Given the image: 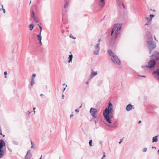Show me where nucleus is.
Returning <instances> with one entry per match:
<instances>
[{"label": "nucleus", "mask_w": 159, "mask_h": 159, "mask_svg": "<svg viewBox=\"0 0 159 159\" xmlns=\"http://www.w3.org/2000/svg\"><path fill=\"white\" fill-rule=\"evenodd\" d=\"M114 110L113 105L110 102L108 105L103 111V115L106 120L109 123H112L111 119L113 117Z\"/></svg>", "instance_id": "f257e3e1"}, {"label": "nucleus", "mask_w": 159, "mask_h": 159, "mask_svg": "<svg viewBox=\"0 0 159 159\" xmlns=\"http://www.w3.org/2000/svg\"><path fill=\"white\" fill-rule=\"evenodd\" d=\"M146 38L147 39V42L148 43V46L149 48V53H151V50L156 47V45L152 41V38L150 32H148L147 33Z\"/></svg>", "instance_id": "f03ea898"}, {"label": "nucleus", "mask_w": 159, "mask_h": 159, "mask_svg": "<svg viewBox=\"0 0 159 159\" xmlns=\"http://www.w3.org/2000/svg\"><path fill=\"white\" fill-rule=\"evenodd\" d=\"M121 24H116L114 25L111 30V35L112 36L114 32L115 31V39H116L118 37H119V34L121 30Z\"/></svg>", "instance_id": "7ed1b4c3"}, {"label": "nucleus", "mask_w": 159, "mask_h": 159, "mask_svg": "<svg viewBox=\"0 0 159 159\" xmlns=\"http://www.w3.org/2000/svg\"><path fill=\"white\" fill-rule=\"evenodd\" d=\"M108 52L109 54L112 57L111 59L114 63L118 65L121 64L120 59L118 58V57L116 55L113 53L111 50H108Z\"/></svg>", "instance_id": "20e7f679"}, {"label": "nucleus", "mask_w": 159, "mask_h": 159, "mask_svg": "<svg viewBox=\"0 0 159 159\" xmlns=\"http://www.w3.org/2000/svg\"><path fill=\"white\" fill-rule=\"evenodd\" d=\"M156 62L155 60H150L148 63V65L146 66H142V68H144V70H146L148 68L151 69L153 68L155 65Z\"/></svg>", "instance_id": "39448f33"}, {"label": "nucleus", "mask_w": 159, "mask_h": 159, "mask_svg": "<svg viewBox=\"0 0 159 159\" xmlns=\"http://www.w3.org/2000/svg\"><path fill=\"white\" fill-rule=\"evenodd\" d=\"M90 112L93 118H97L96 114L98 112V111L96 109L93 107L91 108Z\"/></svg>", "instance_id": "423d86ee"}, {"label": "nucleus", "mask_w": 159, "mask_h": 159, "mask_svg": "<svg viewBox=\"0 0 159 159\" xmlns=\"http://www.w3.org/2000/svg\"><path fill=\"white\" fill-rule=\"evenodd\" d=\"M100 49V43H97L94 47V50L93 51V54L95 55H97L99 54Z\"/></svg>", "instance_id": "0eeeda50"}, {"label": "nucleus", "mask_w": 159, "mask_h": 159, "mask_svg": "<svg viewBox=\"0 0 159 159\" xmlns=\"http://www.w3.org/2000/svg\"><path fill=\"white\" fill-rule=\"evenodd\" d=\"M153 77L159 81V69H156L152 73Z\"/></svg>", "instance_id": "6e6552de"}, {"label": "nucleus", "mask_w": 159, "mask_h": 159, "mask_svg": "<svg viewBox=\"0 0 159 159\" xmlns=\"http://www.w3.org/2000/svg\"><path fill=\"white\" fill-rule=\"evenodd\" d=\"M65 1L66 2V3L65 4L64 6V9H63L62 11V14L63 15H65V13L66 12V10L65 9H66L68 7L69 4V0H65Z\"/></svg>", "instance_id": "1a4fd4ad"}, {"label": "nucleus", "mask_w": 159, "mask_h": 159, "mask_svg": "<svg viewBox=\"0 0 159 159\" xmlns=\"http://www.w3.org/2000/svg\"><path fill=\"white\" fill-rule=\"evenodd\" d=\"M153 59L155 60H159V52H155L154 54L152 55Z\"/></svg>", "instance_id": "9d476101"}, {"label": "nucleus", "mask_w": 159, "mask_h": 159, "mask_svg": "<svg viewBox=\"0 0 159 159\" xmlns=\"http://www.w3.org/2000/svg\"><path fill=\"white\" fill-rule=\"evenodd\" d=\"M117 3L119 8L121 9L125 8V7L123 4L119 1V0H117Z\"/></svg>", "instance_id": "9b49d317"}, {"label": "nucleus", "mask_w": 159, "mask_h": 159, "mask_svg": "<svg viewBox=\"0 0 159 159\" xmlns=\"http://www.w3.org/2000/svg\"><path fill=\"white\" fill-rule=\"evenodd\" d=\"M98 74L97 71H94L93 70H91V72L89 77V79H91L94 76H96Z\"/></svg>", "instance_id": "f8f14e48"}, {"label": "nucleus", "mask_w": 159, "mask_h": 159, "mask_svg": "<svg viewBox=\"0 0 159 159\" xmlns=\"http://www.w3.org/2000/svg\"><path fill=\"white\" fill-rule=\"evenodd\" d=\"M31 16L32 18H33L36 22H39V21L38 19L35 16V14L33 11H32L31 14Z\"/></svg>", "instance_id": "ddd939ff"}, {"label": "nucleus", "mask_w": 159, "mask_h": 159, "mask_svg": "<svg viewBox=\"0 0 159 159\" xmlns=\"http://www.w3.org/2000/svg\"><path fill=\"white\" fill-rule=\"evenodd\" d=\"M5 146V143L3 140L2 139H0V149H2Z\"/></svg>", "instance_id": "4468645a"}, {"label": "nucleus", "mask_w": 159, "mask_h": 159, "mask_svg": "<svg viewBox=\"0 0 159 159\" xmlns=\"http://www.w3.org/2000/svg\"><path fill=\"white\" fill-rule=\"evenodd\" d=\"M132 108L134 109V107H133V106L132 105L129 104L127 106L126 109L127 111H129Z\"/></svg>", "instance_id": "2eb2a0df"}, {"label": "nucleus", "mask_w": 159, "mask_h": 159, "mask_svg": "<svg viewBox=\"0 0 159 159\" xmlns=\"http://www.w3.org/2000/svg\"><path fill=\"white\" fill-rule=\"evenodd\" d=\"M101 3L99 4L100 7H101L102 8L103 7L105 4V2L104 0H99Z\"/></svg>", "instance_id": "dca6fc26"}, {"label": "nucleus", "mask_w": 159, "mask_h": 159, "mask_svg": "<svg viewBox=\"0 0 159 159\" xmlns=\"http://www.w3.org/2000/svg\"><path fill=\"white\" fill-rule=\"evenodd\" d=\"M5 152L2 149H0V158H2L4 155Z\"/></svg>", "instance_id": "f3484780"}, {"label": "nucleus", "mask_w": 159, "mask_h": 159, "mask_svg": "<svg viewBox=\"0 0 159 159\" xmlns=\"http://www.w3.org/2000/svg\"><path fill=\"white\" fill-rule=\"evenodd\" d=\"M158 137V135H157L156 136L153 137V138H152V142H157L158 140V139H157V137Z\"/></svg>", "instance_id": "a211bd4d"}, {"label": "nucleus", "mask_w": 159, "mask_h": 159, "mask_svg": "<svg viewBox=\"0 0 159 159\" xmlns=\"http://www.w3.org/2000/svg\"><path fill=\"white\" fill-rule=\"evenodd\" d=\"M35 84L34 79L31 78V81H30V86H33Z\"/></svg>", "instance_id": "6ab92c4d"}, {"label": "nucleus", "mask_w": 159, "mask_h": 159, "mask_svg": "<svg viewBox=\"0 0 159 159\" xmlns=\"http://www.w3.org/2000/svg\"><path fill=\"white\" fill-rule=\"evenodd\" d=\"M154 16L153 15H152V14H150V16H150V18H149L148 17H147V18H146L149 20V21H151V20H152V18L154 17Z\"/></svg>", "instance_id": "aec40b11"}, {"label": "nucleus", "mask_w": 159, "mask_h": 159, "mask_svg": "<svg viewBox=\"0 0 159 159\" xmlns=\"http://www.w3.org/2000/svg\"><path fill=\"white\" fill-rule=\"evenodd\" d=\"M73 58V56L72 55H70L68 57L69 59V60L68 61L69 62H70L72 60V59Z\"/></svg>", "instance_id": "412c9836"}, {"label": "nucleus", "mask_w": 159, "mask_h": 159, "mask_svg": "<svg viewBox=\"0 0 159 159\" xmlns=\"http://www.w3.org/2000/svg\"><path fill=\"white\" fill-rule=\"evenodd\" d=\"M30 142H31V144L32 145V146L31 147V148L33 149H35L36 147H35V145L33 144L32 142V141H30Z\"/></svg>", "instance_id": "4be33fe9"}, {"label": "nucleus", "mask_w": 159, "mask_h": 159, "mask_svg": "<svg viewBox=\"0 0 159 159\" xmlns=\"http://www.w3.org/2000/svg\"><path fill=\"white\" fill-rule=\"evenodd\" d=\"M29 153H30V150H29L27 151V153L26 154V155L25 156V159H30L29 157H27V155L29 154Z\"/></svg>", "instance_id": "5701e85b"}, {"label": "nucleus", "mask_w": 159, "mask_h": 159, "mask_svg": "<svg viewBox=\"0 0 159 159\" xmlns=\"http://www.w3.org/2000/svg\"><path fill=\"white\" fill-rule=\"evenodd\" d=\"M38 39L39 40H42V36L41 34H39L38 35Z\"/></svg>", "instance_id": "b1692460"}, {"label": "nucleus", "mask_w": 159, "mask_h": 159, "mask_svg": "<svg viewBox=\"0 0 159 159\" xmlns=\"http://www.w3.org/2000/svg\"><path fill=\"white\" fill-rule=\"evenodd\" d=\"M92 140H90L89 142V144L90 146H92Z\"/></svg>", "instance_id": "393cba45"}, {"label": "nucleus", "mask_w": 159, "mask_h": 159, "mask_svg": "<svg viewBox=\"0 0 159 159\" xmlns=\"http://www.w3.org/2000/svg\"><path fill=\"white\" fill-rule=\"evenodd\" d=\"M70 37L71 38H72V39H75V37H74V36H73L71 34H70Z\"/></svg>", "instance_id": "a878e982"}, {"label": "nucleus", "mask_w": 159, "mask_h": 159, "mask_svg": "<svg viewBox=\"0 0 159 159\" xmlns=\"http://www.w3.org/2000/svg\"><path fill=\"white\" fill-rule=\"evenodd\" d=\"M36 74H33L32 75V78L34 79L35 77H36Z\"/></svg>", "instance_id": "bb28decb"}, {"label": "nucleus", "mask_w": 159, "mask_h": 159, "mask_svg": "<svg viewBox=\"0 0 159 159\" xmlns=\"http://www.w3.org/2000/svg\"><path fill=\"white\" fill-rule=\"evenodd\" d=\"M0 135H2L3 136V137H4L5 136V135H3L2 133L1 129H0Z\"/></svg>", "instance_id": "cd10ccee"}, {"label": "nucleus", "mask_w": 159, "mask_h": 159, "mask_svg": "<svg viewBox=\"0 0 159 159\" xmlns=\"http://www.w3.org/2000/svg\"><path fill=\"white\" fill-rule=\"evenodd\" d=\"M147 150V148H143V151L144 152H146Z\"/></svg>", "instance_id": "c85d7f7f"}, {"label": "nucleus", "mask_w": 159, "mask_h": 159, "mask_svg": "<svg viewBox=\"0 0 159 159\" xmlns=\"http://www.w3.org/2000/svg\"><path fill=\"white\" fill-rule=\"evenodd\" d=\"M30 26L32 27V29H30V31H31L33 29V28L34 27V24H30Z\"/></svg>", "instance_id": "c756f323"}, {"label": "nucleus", "mask_w": 159, "mask_h": 159, "mask_svg": "<svg viewBox=\"0 0 159 159\" xmlns=\"http://www.w3.org/2000/svg\"><path fill=\"white\" fill-rule=\"evenodd\" d=\"M107 126H109V127H115V126H114L113 125H107Z\"/></svg>", "instance_id": "7c9ffc66"}, {"label": "nucleus", "mask_w": 159, "mask_h": 159, "mask_svg": "<svg viewBox=\"0 0 159 159\" xmlns=\"http://www.w3.org/2000/svg\"><path fill=\"white\" fill-rule=\"evenodd\" d=\"M4 74L5 75V78H7V72L5 71L4 72Z\"/></svg>", "instance_id": "2f4dec72"}, {"label": "nucleus", "mask_w": 159, "mask_h": 159, "mask_svg": "<svg viewBox=\"0 0 159 159\" xmlns=\"http://www.w3.org/2000/svg\"><path fill=\"white\" fill-rule=\"evenodd\" d=\"M35 107H34L33 108V110H34V111H33V114H34L35 113V111H34V110L35 109Z\"/></svg>", "instance_id": "473e14b6"}, {"label": "nucleus", "mask_w": 159, "mask_h": 159, "mask_svg": "<svg viewBox=\"0 0 159 159\" xmlns=\"http://www.w3.org/2000/svg\"><path fill=\"white\" fill-rule=\"evenodd\" d=\"M2 10L3 11V12H4V13H5V9H4L3 8V6L2 5Z\"/></svg>", "instance_id": "72a5a7b5"}, {"label": "nucleus", "mask_w": 159, "mask_h": 159, "mask_svg": "<svg viewBox=\"0 0 159 159\" xmlns=\"http://www.w3.org/2000/svg\"><path fill=\"white\" fill-rule=\"evenodd\" d=\"M39 27L40 29V30H41L42 31V27L41 26H40V25H39Z\"/></svg>", "instance_id": "f704fd0d"}, {"label": "nucleus", "mask_w": 159, "mask_h": 159, "mask_svg": "<svg viewBox=\"0 0 159 159\" xmlns=\"http://www.w3.org/2000/svg\"><path fill=\"white\" fill-rule=\"evenodd\" d=\"M75 112H79V109H76L75 110Z\"/></svg>", "instance_id": "c9c22d12"}, {"label": "nucleus", "mask_w": 159, "mask_h": 159, "mask_svg": "<svg viewBox=\"0 0 159 159\" xmlns=\"http://www.w3.org/2000/svg\"><path fill=\"white\" fill-rule=\"evenodd\" d=\"M150 21H149V22H147V23H146L145 24V25H148L149 24V23H150Z\"/></svg>", "instance_id": "e433bc0d"}, {"label": "nucleus", "mask_w": 159, "mask_h": 159, "mask_svg": "<svg viewBox=\"0 0 159 159\" xmlns=\"http://www.w3.org/2000/svg\"><path fill=\"white\" fill-rule=\"evenodd\" d=\"M39 43H40V45H41L42 44V42H41V40H39Z\"/></svg>", "instance_id": "4c0bfd02"}, {"label": "nucleus", "mask_w": 159, "mask_h": 159, "mask_svg": "<svg viewBox=\"0 0 159 159\" xmlns=\"http://www.w3.org/2000/svg\"><path fill=\"white\" fill-rule=\"evenodd\" d=\"M100 41H101V39H98V43H100Z\"/></svg>", "instance_id": "58836bf2"}, {"label": "nucleus", "mask_w": 159, "mask_h": 159, "mask_svg": "<svg viewBox=\"0 0 159 159\" xmlns=\"http://www.w3.org/2000/svg\"><path fill=\"white\" fill-rule=\"evenodd\" d=\"M94 122H95V124H97V121L95 120H94Z\"/></svg>", "instance_id": "ea45409f"}, {"label": "nucleus", "mask_w": 159, "mask_h": 159, "mask_svg": "<svg viewBox=\"0 0 159 159\" xmlns=\"http://www.w3.org/2000/svg\"><path fill=\"white\" fill-rule=\"evenodd\" d=\"M73 116V114H72L70 115V117L71 118V117Z\"/></svg>", "instance_id": "a19ab883"}, {"label": "nucleus", "mask_w": 159, "mask_h": 159, "mask_svg": "<svg viewBox=\"0 0 159 159\" xmlns=\"http://www.w3.org/2000/svg\"><path fill=\"white\" fill-rule=\"evenodd\" d=\"M41 32H42V31H41V30H40V31L39 32V34H41Z\"/></svg>", "instance_id": "79ce46f5"}, {"label": "nucleus", "mask_w": 159, "mask_h": 159, "mask_svg": "<svg viewBox=\"0 0 159 159\" xmlns=\"http://www.w3.org/2000/svg\"><path fill=\"white\" fill-rule=\"evenodd\" d=\"M64 96L63 94L62 95V98L63 99L64 98Z\"/></svg>", "instance_id": "37998d69"}, {"label": "nucleus", "mask_w": 159, "mask_h": 159, "mask_svg": "<svg viewBox=\"0 0 159 159\" xmlns=\"http://www.w3.org/2000/svg\"><path fill=\"white\" fill-rule=\"evenodd\" d=\"M141 123V120H139V122H138V124H139L140 123Z\"/></svg>", "instance_id": "c03bdc74"}, {"label": "nucleus", "mask_w": 159, "mask_h": 159, "mask_svg": "<svg viewBox=\"0 0 159 159\" xmlns=\"http://www.w3.org/2000/svg\"><path fill=\"white\" fill-rule=\"evenodd\" d=\"M123 139H120V141H121V142H122V141H123Z\"/></svg>", "instance_id": "a18cd8bd"}, {"label": "nucleus", "mask_w": 159, "mask_h": 159, "mask_svg": "<svg viewBox=\"0 0 159 159\" xmlns=\"http://www.w3.org/2000/svg\"><path fill=\"white\" fill-rule=\"evenodd\" d=\"M157 152H158V154L159 155V149L158 150Z\"/></svg>", "instance_id": "49530a36"}, {"label": "nucleus", "mask_w": 159, "mask_h": 159, "mask_svg": "<svg viewBox=\"0 0 159 159\" xmlns=\"http://www.w3.org/2000/svg\"><path fill=\"white\" fill-rule=\"evenodd\" d=\"M86 84H89V82H86Z\"/></svg>", "instance_id": "de8ad7c7"}, {"label": "nucleus", "mask_w": 159, "mask_h": 159, "mask_svg": "<svg viewBox=\"0 0 159 159\" xmlns=\"http://www.w3.org/2000/svg\"><path fill=\"white\" fill-rule=\"evenodd\" d=\"M65 89H66V88H65L63 90V92L65 91Z\"/></svg>", "instance_id": "09e8293b"}, {"label": "nucleus", "mask_w": 159, "mask_h": 159, "mask_svg": "<svg viewBox=\"0 0 159 159\" xmlns=\"http://www.w3.org/2000/svg\"><path fill=\"white\" fill-rule=\"evenodd\" d=\"M152 148H156V147H152Z\"/></svg>", "instance_id": "8fccbe9b"}, {"label": "nucleus", "mask_w": 159, "mask_h": 159, "mask_svg": "<svg viewBox=\"0 0 159 159\" xmlns=\"http://www.w3.org/2000/svg\"><path fill=\"white\" fill-rule=\"evenodd\" d=\"M43 94H40V96H43Z\"/></svg>", "instance_id": "3c124183"}, {"label": "nucleus", "mask_w": 159, "mask_h": 159, "mask_svg": "<svg viewBox=\"0 0 159 159\" xmlns=\"http://www.w3.org/2000/svg\"><path fill=\"white\" fill-rule=\"evenodd\" d=\"M81 106H82V105H81L79 107V108H81Z\"/></svg>", "instance_id": "603ef678"}, {"label": "nucleus", "mask_w": 159, "mask_h": 159, "mask_svg": "<svg viewBox=\"0 0 159 159\" xmlns=\"http://www.w3.org/2000/svg\"><path fill=\"white\" fill-rule=\"evenodd\" d=\"M105 157V155H104L102 157H103V158H104V157Z\"/></svg>", "instance_id": "864d4df0"}, {"label": "nucleus", "mask_w": 159, "mask_h": 159, "mask_svg": "<svg viewBox=\"0 0 159 159\" xmlns=\"http://www.w3.org/2000/svg\"><path fill=\"white\" fill-rule=\"evenodd\" d=\"M28 27H29V28L30 29V25H28Z\"/></svg>", "instance_id": "5fc2aeb1"}, {"label": "nucleus", "mask_w": 159, "mask_h": 159, "mask_svg": "<svg viewBox=\"0 0 159 159\" xmlns=\"http://www.w3.org/2000/svg\"><path fill=\"white\" fill-rule=\"evenodd\" d=\"M42 155L41 156V157H40V158H39V159H42Z\"/></svg>", "instance_id": "6e6d98bb"}, {"label": "nucleus", "mask_w": 159, "mask_h": 159, "mask_svg": "<svg viewBox=\"0 0 159 159\" xmlns=\"http://www.w3.org/2000/svg\"><path fill=\"white\" fill-rule=\"evenodd\" d=\"M121 141H120V142H119V143L120 144L121 143Z\"/></svg>", "instance_id": "4d7b16f0"}, {"label": "nucleus", "mask_w": 159, "mask_h": 159, "mask_svg": "<svg viewBox=\"0 0 159 159\" xmlns=\"http://www.w3.org/2000/svg\"><path fill=\"white\" fill-rule=\"evenodd\" d=\"M155 39L157 41V40H156V38L155 37Z\"/></svg>", "instance_id": "13d9d810"}, {"label": "nucleus", "mask_w": 159, "mask_h": 159, "mask_svg": "<svg viewBox=\"0 0 159 159\" xmlns=\"http://www.w3.org/2000/svg\"><path fill=\"white\" fill-rule=\"evenodd\" d=\"M28 112H29V114H30V111H28Z\"/></svg>", "instance_id": "bf43d9fd"}, {"label": "nucleus", "mask_w": 159, "mask_h": 159, "mask_svg": "<svg viewBox=\"0 0 159 159\" xmlns=\"http://www.w3.org/2000/svg\"><path fill=\"white\" fill-rule=\"evenodd\" d=\"M142 76V77H145V76Z\"/></svg>", "instance_id": "052dcab7"}, {"label": "nucleus", "mask_w": 159, "mask_h": 159, "mask_svg": "<svg viewBox=\"0 0 159 159\" xmlns=\"http://www.w3.org/2000/svg\"><path fill=\"white\" fill-rule=\"evenodd\" d=\"M103 158L102 157L101 159H103Z\"/></svg>", "instance_id": "680f3d73"}, {"label": "nucleus", "mask_w": 159, "mask_h": 159, "mask_svg": "<svg viewBox=\"0 0 159 159\" xmlns=\"http://www.w3.org/2000/svg\"><path fill=\"white\" fill-rule=\"evenodd\" d=\"M32 29V27L30 26V29Z\"/></svg>", "instance_id": "e2e57ef3"}, {"label": "nucleus", "mask_w": 159, "mask_h": 159, "mask_svg": "<svg viewBox=\"0 0 159 159\" xmlns=\"http://www.w3.org/2000/svg\"><path fill=\"white\" fill-rule=\"evenodd\" d=\"M1 9L0 8V10H1Z\"/></svg>", "instance_id": "0e129e2a"}]
</instances>
